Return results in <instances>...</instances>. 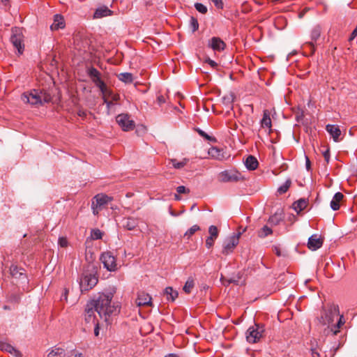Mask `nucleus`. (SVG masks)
Wrapping results in <instances>:
<instances>
[{"label": "nucleus", "instance_id": "28", "mask_svg": "<svg viewBox=\"0 0 357 357\" xmlns=\"http://www.w3.org/2000/svg\"><path fill=\"white\" fill-rule=\"evenodd\" d=\"M137 224V220L134 218H127L123 220V227L128 230L134 229Z\"/></svg>", "mask_w": 357, "mask_h": 357}, {"label": "nucleus", "instance_id": "43", "mask_svg": "<svg viewBox=\"0 0 357 357\" xmlns=\"http://www.w3.org/2000/svg\"><path fill=\"white\" fill-rule=\"evenodd\" d=\"M58 243L61 248H66L68 245V241L65 237H60L59 238Z\"/></svg>", "mask_w": 357, "mask_h": 357}, {"label": "nucleus", "instance_id": "32", "mask_svg": "<svg viewBox=\"0 0 357 357\" xmlns=\"http://www.w3.org/2000/svg\"><path fill=\"white\" fill-rule=\"evenodd\" d=\"M39 97L40 99V105L45 102H50L52 100V96L44 90L39 91Z\"/></svg>", "mask_w": 357, "mask_h": 357}, {"label": "nucleus", "instance_id": "30", "mask_svg": "<svg viewBox=\"0 0 357 357\" xmlns=\"http://www.w3.org/2000/svg\"><path fill=\"white\" fill-rule=\"evenodd\" d=\"M65 349L61 347H53L47 354V357H65Z\"/></svg>", "mask_w": 357, "mask_h": 357}, {"label": "nucleus", "instance_id": "31", "mask_svg": "<svg viewBox=\"0 0 357 357\" xmlns=\"http://www.w3.org/2000/svg\"><path fill=\"white\" fill-rule=\"evenodd\" d=\"M165 294L167 296V300L174 301L178 297V291L173 289L172 287H168L165 289Z\"/></svg>", "mask_w": 357, "mask_h": 357}, {"label": "nucleus", "instance_id": "40", "mask_svg": "<svg viewBox=\"0 0 357 357\" xmlns=\"http://www.w3.org/2000/svg\"><path fill=\"white\" fill-rule=\"evenodd\" d=\"M2 349L10 353V354H15V356H17L19 352L17 350H16L13 346H11L10 344H4L2 346Z\"/></svg>", "mask_w": 357, "mask_h": 357}, {"label": "nucleus", "instance_id": "29", "mask_svg": "<svg viewBox=\"0 0 357 357\" xmlns=\"http://www.w3.org/2000/svg\"><path fill=\"white\" fill-rule=\"evenodd\" d=\"M272 126L270 114L268 110H264L263 118L261 121V126L264 128L271 129Z\"/></svg>", "mask_w": 357, "mask_h": 357}, {"label": "nucleus", "instance_id": "7", "mask_svg": "<svg viewBox=\"0 0 357 357\" xmlns=\"http://www.w3.org/2000/svg\"><path fill=\"white\" fill-rule=\"evenodd\" d=\"M98 283V278L93 274H85L79 281L80 289L82 291H87L92 289Z\"/></svg>", "mask_w": 357, "mask_h": 357}, {"label": "nucleus", "instance_id": "23", "mask_svg": "<svg viewBox=\"0 0 357 357\" xmlns=\"http://www.w3.org/2000/svg\"><path fill=\"white\" fill-rule=\"evenodd\" d=\"M65 26L64 19L61 15H55L54 17V22L51 25L52 30H58L63 29Z\"/></svg>", "mask_w": 357, "mask_h": 357}, {"label": "nucleus", "instance_id": "37", "mask_svg": "<svg viewBox=\"0 0 357 357\" xmlns=\"http://www.w3.org/2000/svg\"><path fill=\"white\" fill-rule=\"evenodd\" d=\"M103 233L98 229H92L91 237L93 240H98L102 238Z\"/></svg>", "mask_w": 357, "mask_h": 357}, {"label": "nucleus", "instance_id": "55", "mask_svg": "<svg viewBox=\"0 0 357 357\" xmlns=\"http://www.w3.org/2000/svg\"><path fill=\"white\" fill-rule=\"evenodd\" d=\"M357 36V26L355 28V29L351 33L352 38H354Z\"/></svg>", "mask_w": 357, "mask_h": 357}, {"label": "nucleus", "instance_id": "45", "mask_svg": "<svg viewBox=\"0 0 357 357\" xmlns=\"http://www.w3.org/2000/svg\"><path fill=\"white\" fill-rule=\"evenodd\" d=\"M214 3L216 8H223V2L222 0H211Z\"/></svg>", "mask_w": 357, "mask_h": 357}, {"label": "nucleus", "instance_id": "16", "mask_svg": "<svg viewBox=\"0 0 357 357\" xmlns=\"http://www.w3.org/2000/svg\"><path fill=\"white\" fill-rule=\"evenodd\" d=\"M95 307L92 305L91 302H89L86 304L85 308V314L84 319L87 323H96V316H95Z\"/></svg>", "mask_w": 357, "mask_h": 357}, {"label": "nucleus", "instance_id": "11", "mask_svg": "<svg viewBox=\"0 0 357 357\" xmlns=\"http://www.w3.org/2000/svg\"><path fill=\"white\" fill-rule=\"evenodd\" d=\"M116 122L123 131H130L134 129L135 122L126 114H119L116 118Z\"/></svg>", "mask_w": 357, "mask_h": 357}, {"label": "nucleus", "instance_id": "35", "mask_svg": "<svg viewBox=\"0 0 357 357\" xmlns=\"http://www.w3.org/2000/svg\"><path fill=\"white\" fill-rule=\"evenodd\" d=\"M188 162V159H187V158H184V159H183V160H181L180 162H178L176 159H171L170 160V163L172 165V166L175 169H181V168H183L185 165H186Z\"/></svg>", "mask_w": 357, "mask_h": 357}, {"label": "nucleus", "instance_id": "60", "mask_svg": "<svg viewBox=\"0 0 357 357\" xmlns=\"http://www.w3.org/2000/svg\"><path fill=\"white\" fill-rule=\"evenodd\" d=\"M275 1L277 2L282 3V2H284L286 0H275Z\"/></svg>", "mask_w": 357, "mask_h": 357}, {"label": "nucleus", "instance_id": "59", "mask_svg": "<svg viewBox=\"0 0 357 357\" xmlns=\"http://www.w3.org/2000/svg\"><path fill=\"white\" fill-rule=\"evenodd\" d=\"M175 199L176 200H179L180 199V197L178 195H175Z\"/></svg>", "mask_w": 357, "mask_h": 357}, {"label": "nucleus", "instance_id": "17", "mask_svg": "<svg viewBox=\"0 0 357 357\" xmlns=\"http://www.w3.org/2000/svg\"><path fill=\"white\" fill-rule=\"evenodd\" d=\"M323 240L317 234L311 236L307 242V247L312 250H316L322 246Z\"/></svg>", "mask_w": 357, "mask_h": 357}, {"label": "nucleus", "instance_id": "38", "mask_svg": "<svg viewBox=\"0 0 357 357\" xmlns=\"http://www.w3.org/2000/svg\"><path fill=\"white\" fill-rule=\"evenodd\" d=\"M291 181L289 179L287 180L284 183L283 185H282L278 189V192L280 193V194H284L285 193L288 189L289 188L290 185H291Z\"/></svg>", "mask_w": 357, "mask_h": 357}, {"label": "nucleus", "instance_id": "44", "mask_svg": "<svg viewBox=\"0 0 357 357\" xmlns=\"http://www.w3.org/2000/svg\"><path fill=\"white\" fill-rule=\"evenodd\" d=\"M176 191L178 194L188 193L190 192V190L183 185L177 187Z\"/></svg>", "mask_w": 357, "mask_h": 357}, {"label": "nucleus", "instance_id": "42", "mask_svg": "<svg viewBox=\"0 0 357 357\" xmlns=\"http://www.w3.org/2000/svg\"><path fill=\"white\" fill-rule=\"evenodd\" d=\"M190 28L193 32L197 31L199 28L198 21L194 17H191L190 18Z\"/></svg>", "mask_w": 357, "mask_h": 357}, {"label": "nucleus", "instance_id": "33", "mask_svg": "<svg viewBox=\"0 0 357 357\" xmlns=\"http://www.w3.org/2000/svg\"><path fill=\"white\" fill-rule=\"evenodd\" d=\"M195 287V281L192 278H189L187 281L185 282L184 286H183V290L186 293V294H190L192 289L194 288Z\"/></svg>", "mask_w": 357, "mask_h": 357}, {"label": "nucleus", "instance_id": "61", "mask_svg": "<svg viewBox=\"0 0 357 357\" xmlns=\"http://www.w3.org/2000/svg\"><path fill=\"white\" fill-rule=\"evenodd\" d=\"M235 282V280H229L228 281V282H229V283H231V282Z\"/></svg>", "mask_w": 357, "mask_h": 357}, {"label": "nucleus", "instance_id": "52", "mask_svg": "<svg viewBox=\"0 0 357 357\" xmlns=\"http://www.w3.org/2000/svg\"><path fill=\"white\" fill-rule=\"evenodd\" d=\"M305 160H306V162H305V165H306V169L307 170H310V159L307 156H305Z\"/></svg>", "mask_w": 357, "mask_h": 357}, {"label": "nucleus", "instance_id": "46", "mask_svg": "<svg viewBox=\"0 0 357 357\" xmlns=\"http://www.w3.org/2000/svg\"><path fill=\"white\" fill-rule=\"evenodd\" d=\"M273 250L278 257H280L282 255L280 248L279 246H278V245L273 246Z\"/></svg>", "mask_w": 357, "mask_h": 357}, {"label": "nucleus", "instance_id": "39", "mask_svg": "<svg viewBox=\"0 0 357 357\" xmlns=\"http://www.w3.org/2000/svg\"><path fill=\"white\" fill-rule=\"evenodd\" d=\"M200 227L195 225L192 226L184 234V236H187L189 238L191 236H192L196 231H199Z\"/></svg>", "mask_w": 357, "mask_h": 357}, {"label": "nucleus", "instance_id": "51", "mask_svg": "<svg viewBox=\"0 0 357 357\" xmlns=\"http://www.w3.org/2000/svg\"><path fill=\"white\" fill-rule=\"evenodd\" d=\"M198 132H199V134L201 136H202V137H204L206 138L207 139L211 140V137L210 136H208V135L206 132H204V131H202V130H198Z\"/></svg>", "mask_w": 357, "mask_h": 357}, {"label": "nucleus", "instance_id": "5", "mask_svg": "<svg viewBox=\"0 0 357 357\" xmlns=\"http://www.w3.org/2000/svg\"><path fill=\"white\" fill-rule=\"evenodd\" d=\"M243 178L241 174L236 170H225L218 176V180L221 183L237 182Z\"/></svg>", "mask_w": 357, "mask_h": 357}, {"label": "nucleus", "instance_id": "15", "mask_svg": "<svg viewBox=\"0 0 357 357\" xmlns=\"http://www.w3.org/2000/svg\"><path fill=\"white\" fill-rule=\"evenodd\" d=\"M151 300L152 298L149 296V294L144 292H140L137 295V298L136 299V304L139 307L146 305L151 306L152 305Z\"/></svg>", "mask_w": 357, "mask_h": 357}, {"label": "nucleus", "instance_id": "20", "mask_svg": "<svg viewBox=\"0 0 357 357\" xmlns=\"http://www.w3.org/2000/svg\"><path fill=\"white\" fill-rule=\"evenodd\" d=\"M209 46L215 51H222L225 48V43L218 37H213L210 42Z\"/></svg>", "mask_w": 357, "mask_h": 357}, {"label": "nucleus", "instance_id": "56", "mask_svg": "<svg viewBox=\"0 0 357 357\" xmlns=\"http://www.w3.org/2000/svg\"><path fill=\"white\" fill-rule=\"evenodd\" d=\"M208 63H209L211 66H215L217 65V64H216V63H215L214 61H212V60H209Z\"/></svg>", "mask_w": 357, "mask_h": 357}, {"label": "nucleus", "instance_id": "8", "mask_svg": "<svg viewBox=\"0 0 357 357\" xmlns=\"http://www.w3.org/2000/svg\"><path fill=\"white\" fill-rule=\"evenodd\" d=\"M263 333L262 327L258 324L250 326L246 332V339L249 343H255L261 337Z\"/></svg>", "mask_w": 357, "mask_h": 357}, {"label": "nucleus", "instance_id": "27", "mask_svg": "<svg viewBox=\"0 0 357 357\" xmlns=\"http://www.w3.org/2000/svg\"><path fill=\"white\" fill-rule=\"evenodd\" d=\"M307 206V200L305 199H300L298 201L294 202L292 207L294 210L299 213L304 210Z\"/></svg>", "mask_w": 357, "mask_h": 357}, {"label": "nucleus", "instance_id": "58", "mask_svg": "<svg viewBox=\"0 0 357 357\" xmlns=\"http://www.w3.org/2000/svg\"><path fill=\"white\" fill-rule=\"evenodd\" d=\"M165 357H177V356L173 354H170L165 356Z\"/></svg>", "mask_w": 357, "mask_h": 357}, {"label": "nucleus", "instance_id": "22", "mask_svg": "<svg viewBox=\"0 0 357 357\" xmlns=\"http://www.w3.org/2000/svg\"><path fill=\"white\" fill-rule=\"evenodd\" d=\"M344 195L342 192H336L331 202V208L333 211H337L340 208V202L342 200Z\"/></svg>", "mask_w": 357, "mask_h": 357}, {"label": "nucleus", "instance_id": "14", "mask_svg": "<svg viewBox=\"0 0 357 357\" xmlns=\"http://www.w3.org/2000/svg\"><path fill=\"white\" fill-rule=\"evenodd\" d=\"M209 236L206 240V246L207 248H211L213 246L215 241L219 235V231L217 227L211 225L208 228Z\"/></svg>", "mask_w": 357, "mask_h": 357}, {"label": "nucleus", "instance_id": "36", "mask_svg": "<svg viewBox=\"0 0 357 357\" xmlns=\"http://www.w3.org/2000/svg\"><path fill=\"white\" fill-rule=\"evenodd\" d=\"M272 229L268 226H264L259 231V236L261 238L266 237L267 236L272 234Z\"/></svg>", "mask_w": 357, "mask_h": 357}, {"label": "nucleus", "instance_id": "1", "mask_svg": "<svg viewBox=\"0 0 357 357\" xmlns=\"http://www.w3.org/2000/svg\"><path fill=\"white\" fill-rule=\"evenodd\" d=\"M113 294H100L96 298L93 299L90 302L95 307V310L99 314L100 317L105 321H109V317L116 313V307L112 304Z\"/></svg>", "mask_w": 357, "mask_h": 357}, {"label": "nucleus", "instance_id": "24", "mask_svg": "<svg viewBox=\"0 0 357 357\" xmlns=\"http://www.w3.org/2000/svg\"><path fill=\"white\" fill-rule=\"evenodd\" d=\"M112 11L107 6H102L96 10L93 14V18L98 19L110 15Z\"/></svg>", "mask_w": 357, "mask_h": 357}, {"label": "nucleus", "instance_id": "41", "mask_svg": "<svg viewBox=\"0 0 357 357\" xmlns=\"http://www.w3.org/2000/svg\"><path fill=\"white\" fill-rule=\"evenodd\" d=\"M195 8H196V10L202 13V14H205L207 13V8L206 6H204V4L201 3H195Z\"/></svg>", "mask_w": 357, "mask_h": 357}, {"label": "nucleus", "instance_id": "3", "mask_svg": "<svg viewBox=\"0 0 357 357\" xmlns=\"http://www.w3.org/2000/svg\"><path fill=\"white\" fill-rule=\"evenodd\" d=\"M112 198L105 194L96 195L92 200L91 209L93 215H97L102 210Z\"/></svg>", "mask_w": 357, "mask_h": 357}, {"label": "nucleus", "instance_id": "49", "mask_svg": "<svg viewBox=\"0 0 357 357\" xmlns=\"http://www.w3.org/2000/svg\"><path fill=\"white\" fill-rule=\"evenodd\" d=\"M309 10L308 8H305L303 10H301L298 14V17L300 19L303 18L306 13Z\"/></svg>", "mask_w": 357, "mask_h": 357}, {"label": "nucleus", "instance_id": "12", "mask_svg": "<svg viewBox=\"0 0 357 357\" xmlns=\"http://www.w3.org/2000/svg\"><path fill=\"white\" fill-rule=\"evenodd\" d=\"M321 33V26L319 24L315 25L310 31V38L312 41L307 42L306 45H309L312 52L315 51L314 43L319 38Z\"/></svg>", "mask_w": 357, "mask_h": 357}, {"label": "nucleus", "instance_id": "25", "mask_svg": "<svg viewBox=\"0 0 357 357\" xmlns=\"http://www.w3.org/2000/svg\"><path fill=\"white\" fill-rule=\"evenodd\" d=\"M102 94V99L107 98H111L112 101L113 102H117L120 96L119 94L114 93L111 89H109L107 85L105 86V91H100Z\"/></svg>", "mask_w": 357, "mask_h": 357}, {"label": "nucleus", "instance_id": "4", "mask_svg": "<svg viewBox=\"0 0 357 357\" xmlns=\"http://www.w3.org/2000/svg\"><path fill=\"white\" fill-rule=\"evenodd\" d=\"M100 260L104 268L108 271H116L118 268L116 257L110 251H106L100 255Z\"/></svg>", "mask_w": 357, "mask_h": 357}, {"label": "nucleus", "instance_id": "63", "mask_svg": "<svg viewBox=\"0 0 357 357\" xmlns=\"http://www.w3.org/2000/svg\"><path fill=\"white\" fill-rule=\"evenodd\" d=\"M76 357H83L81 354H79L78 356H76Z\"/></svg>", "mask_w": 357, "mask_h": 357}, {"label": "nucleus", "instance_id": "21", "mask_svg": "<svg viewBox=\"0 0 357 357\" xmlns=\"http://www.w3.org/2000/svg\"><path fill=\"white\" fill-rule=\"evenodd\" d=\"M10 272L13 278H22V280H26V278L24 273V270L22 268H19L15 265H12L10 268Z\"/></svg>", "mask_w": 357, "mask_h": 357}, {"label": "nucleus", "instance_id": "57", "mask_svg": "<svg viewBox=\"0 0 357 357\" xmlns=\"http://www.w3.org/2000/svg\"><path fill=\"white\" fill-rule=\"evenodd\" d=\"M67 294H68V290H65L64 294L62 295V298H63L65 300H67Z\"/></svg>", "mask_w": 357, "mask_h": 357}, {"label": "nucleus", "instance_id": "9", "mask_svg": "<svg viewBox=\"0 0 357 357\" xmlns=\"http://www.w3.org/2000/svg\"><path fill=\"white\" fill-rule=\"evenodd\" d=\"M239 242V234L229 236L223 243L222 254L227 255L233 252Z\"/></svg>", "mask_w": 357, "mask_h": 357}, {"label": "nucleus", "instance_id": "2", "mask_svg": "<svg viewBox=\"0 0 357 357\" xmlns=\"http://www.w3.org/2000/svg\"><path fill=\"white\" fill-rule=\"evenodd\" d=\"M320 321L324 325L331 326V331L333 335H337L338 328L344 324L343 315H340L339 307L337 305H330L324 311Z\"/></svg>", "mask_w": 357, "mask_h": 357}, {"label": "nucleus", "instance_id": "26", "mask_svg": "<svg viewBox=\"0 0 357 357\" xmlns=\"http://www.w3.org/2000/svg\"><path fill=\"white\" fill-rule=\"evenodd\" d=\"M259 165L258 160L253 155H249L245 161V165L249 170H255L257 168Z\"/></svg>", "mask_w": 357, "mask_h": 357}, {"label": "nucleus", "instance_id": "50", "mask_svg": "<svg viewBox=\"0 0 357 357\" xmlns=\"http://www.w3.org/2000/svg\"><path fill=\"white\" fill-rule=\"evenodd\" d=\"M104 103L106 104L108 109H109L112 105H113V101L109 100L107 98L103 99Z\"/></svg>", "mask_w": 357, "mask_h": 357}, {"label": "nucleus", "instance_id": "6", "mask_svg": "<svg viewBox=\"0 0 357 357\" xmlns=\"http://www.w3.org/2000/svg\"><path fill=\"white\" fill-rule=\"evenodd\" d=\"M10 41L13 46L17 50L20 54H22L24 51V36L22 29L19 28H13L12 29V35Z\"/></svg>", "mask_w": 357, "mask_h": 357}, {"label": "nucleus", "instance_id": "53", "mask_svg": "<svg viewBox=\"0 0 357 357\" xmlns=\"http://www.w3.org/2000/svg\"><path fill=\"white\" fill-rule=\"evenodd\" d=\"M158 101L160 104H162L165 102V99L164 96H160L158 97Z\"/></svg>", "mask_w": 357, "mask_h": 357}, {"label": "nucleus", "instance_id": "54", "mask_svg": "<svg viewBox=\"0 0 357 357\" xmlns=\"http://www.w3.org/2000/svg\"><path fill=\"white\" fill-rule=\"evenodd\" d=\"M312 357H319V354L317 351H315L314 349H312Z\"/></svg>", "mask_w": 357, "mask_h": 357}, {"label": "nucleus", "instance_id": "10", "mask_svg": "<svg viewBox=\"0 0 357 357\" xmlns=\"http://www.w3.org/2000/svg\"><path fill=\"white\" fill-rule=\"evenodd\" d=\"M87 74L91 81L99 88L100 91H105V83L101 79L100 73L95 68L91 67L87 70Z\"/></svg>", "mask_w": 357, "mask_h": 357}, {"label": "nucleus", "instance_id": "13", "mask_svg": "<svg viewBox=\"0 0 357 357\" xmlns=\"http://www.w3.org/2000/svg\"><path fill=\"white\" fill-rule=\"evenodd\" d=\"M22 99L24 102H29L31 105L40 104L39 91L33 90L29 93H24L22 96Z\"/></svg>", "mask_w": 357, "mask_h": 357}, {"label": "nucleus", "instance_id": "18", "mask_svg": "<svg viewBox=\"0 0 357 357\" xmlns=\"http://www.w3.org/2000/svg\"><path fill=\"white\" fill-rule=\"evenodd\" d=\"M326 130L331 135L335 142L340 141L341 130L338 126L328 124L326 126Z\"/></svg>", "mask_w": 357, "mask_h": 357}, {"label": "nucleus", "instance_id": "62", "mask_svg": "<svg viewBox=\"0 0 357 357\" xmlns=\"http://www.w3.org/2000/svg\"><path fill=\"white\" fill-rule=\"evenodd\" d=\"M3 3L7 2L8 0H1Z\"/></svg>", "mask_w": 357, "mask_h": 357}, {"label": "nucleus", "instance_id": "48", "mask_svg": "<svg viewBox=\"0 0 357 357\" xmlns=\"http://www.w3.org/2000/svg\"><path fill=\"white\" fill-rule=\"evenodd\" d=\"M94 324H95L94 335H95V336L98 337L99 335V331H100L99 324L98 322H96Z\"/></svg>", "mask_w": 357, "mask_h": 357}, {"label": "nucleus", "instance_id": "47", "mask_svg": "<svg viewBox=\"0 0 357 357\" xmlns=\"http://www.w3.org/2000/svg\"><path fill=\"white\" fill-rule=\"evenodd\" d=\"M323 155L326 162L328 163L330 160V151L328 149L323 152Z\"/></svg>", "mask_w": 357, "mask_h": 357}, {"label": "nucleus", "instance_id": "19", "mask_svg": "<svg viewBox=\"0 0 357 357\" xmlns=\"http://www.w3.org/2000/svg\"><path fill=\"white\" fill-rule=\"evenodd\" d=\"M208 154L211 158L218 160H222L225 158L223 150L215 146L210 148Z\"/></svg>", "mask_w": 357, "mask_h": 357}, {"label": "nucleus", "instance_id": "34", "mask_svg": "<svg viewBox=\"0 0 357 357\" xmlns=\"http://www.w3.org/2000/svg\"><path fill=\"white\" fill-rule=\"evenodd\" d=\"M119 79L126 83H131L133 81V75L130 73H123L119 75Z\"/></svg>", "mask_w": 357, "mask_h": 357}]
</instances>
